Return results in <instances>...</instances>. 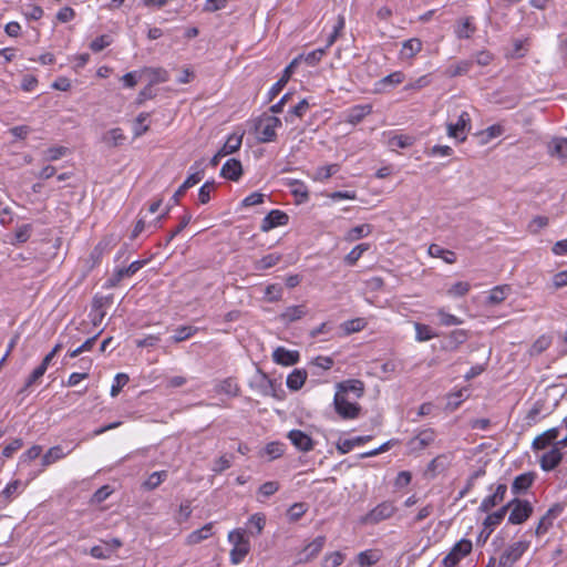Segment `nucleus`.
<instances>
[{
    "mask_svg": "<svg viewBox=\"0 0 567 567\" xmlns=\"http://www.w3.org/2000/svg\"><path fill=\"white\" fill-rule=\"evenodd\" d=\"M551 344V338L548 336H540L532 346L530 353L532 354H540L545 350L549 348Z\"/></svg>",
    "mask_w": 567,
    "mask_h": 567,
    "instance_id": "52",
    "label": "nucleus"
},
{
    "mask_svg": "<svg viewBox=\"0 0 567 567\" xmlns=\"http://www.w3.org/2000/svg\"><path fill=\"white\" fill-rule=\"evenodd\" d=\"M307 380V371L295 369L287 378V386L292 391H298L302 388Z\"/></svg>",
    "mask_w": 567,
    "mask_h": 567,
    "instance_id": "32",
    "label": "nucleus"
},
{
    "mask_svg": "<svg viewBox=\"0 0 567 567\" xmlns=\"http://www.w3.org/2000/svg\"><path fill=\"white\" fill-rule=\"evenodd\" d=\"M471 117L467 112H462L458 116V120L456 123H449L446 125L447 128V135L450 137L456 138L460 142H464L466 140V131L470 130L471 125Z\"/></svg>",
    "mask_w": 567,
    "mask_h": 567,
    "instance_id": "8",
    "label": "nucleus"
},
{
    "mask_svg": "<svg viewBox=\"0 0 567 567\" xmlns=\"http://www.w3.org/2000/svg\"><path fill=\"white\" fill-rule=\"evenodd\" d=\"M467 338V331L463 329L453 330L447 337L449 344L453 349H456L460 344L464 343Z\"/></svg>",
    "mask_w": 567,
    "mask_h": 567,
    "instance_id": "46",
    "label": "nucleus"
},
{
    "mask_svg": "<svg viewBox=\"0 0 567 567\" xmlns=\"http://www.w3.org/2000/svg\"><path fill=\"white\" fill-rule=\"evenodd\" d=\"M416 340L420 342L429 341L435 337L431 328L426 324L415 323Z\"/></svg>",
    "mask_w": 567,
    "mask_h": 567,
    "instance_id": "54",
    "label": "nucleus"
},
{
    "mask_svg": "<svg viewBox=\"0 0 567 567\" xmlns=\"http://www.w3.org/2000/svg\"><path fill=\"white\" fill-rule=\"evenodd\" d=\"M344 560V555L333 551L324 556L321 567H339Z\"/></svg>",
    "mask_w": 567,
    "mask_h": 567,
    "instance_id": "51",
    "label": "nucleus"
},
{
    "mask_svg": "<svg viewBox=\"0 0 567 567\" xmlns=\"http://www.w3.org/2000/svg\"><path fill=\"white\" fill-rule=\"evenodd\" d=\"M167 471H158L152 473L144 482V488L148 491L155 489L167 478Z\"/></svg>",
    "mask_w": 567,
    "mask_h": 567,
    "instance_id": "39",
    "label": "nucleus"
},
{
    "mask_svg": "<svg viewBox=\"0 0 567 567\" xmlns=\"http://www.w3.org/2000/svg\"><path fill=\"white\" fill-rule=\"evenodd\" d=\"M289 221V216L279 209H272L267 214V216L261 220L260 230L264 233H268L269 230L278 227L285 226Z\"/></svg>",
    "mask_w": 567,
    "mask_h": 567,
    "instance_id": "10",
    "label": "nucleus"
},
{
    "mask_svg": "<svg viewBox=\"0 0 567 567\" xmlns=\"http://www.w3.org/2000/svg\"><path fill=\"white\" fill-rule=\"evenodd\" d=\"M472 551V542L468 539H461L451 549V551L443 558L444 567H455L462 558Z\"/></svg>",
    "mask_w": 567,
    "mask_h": 567,
    "instance_id": "7",
    "label": "nucleus"
},
{
    "mask_svg": "<svg viewBox=\"0 0 567 567\" xmlns=\"http://www.w3.org/2000/svg\"><path fill=\"white\" fill-rule=\"evenodd\" d=\"M42 453V447L40 445H33L29 450H27L20 456V464H28L31 461L38 458Z\"/></svg>",
    "mask_w": 567,
    "mask_h": 567,
    "instance_id": "55",
    "label": "nucleus"
},
{
    "mask_svg": "<svg viewBox=\"0 0 567 567\" xmlns=\"http://www.w3.org/2000/svg\"><path fill=\"white\" fill-rule=\"evenodd\" d=\"M70 452H64L62 446L55 445L48 450V452L42 456L41 463L42 466L47 467L59 460L65 457Z\"/></svg>",
    "mask_w": 567,
    "mask_h": 567,
    "instance_id": "33",
    "label": "nucleus"
},
{
    "mask_svg": "<svg viewBox=\"0 0 567 567\" xmlns=\"http://www.w3.org/2000/svg\"><path fill=\"white\" fill-rule=\"evenodd\" d=\"M334 410L341 419L353 420L360 414L361 406L349 401L348 396L342 392H337L333 400Z\"/></svg>",
    "mask_w": 567,
    "mask_h": 567,
    "instance_id": "4",
    "label": "nucleus"
},
{
    "mask_svg": "<svg viewBox=\"0 0 567 567\" xmlns=\"http://www.w3.org/2000/svg\"><path fill=\"white\" fill-rule=\"evenodd\" d=\"M309 109V103L306 99L301 100L297 105H295L286 115V122H293V117H302L307 110Z\"/></svg>",
    "mask_w": 567,
    "mask_h": 567,
    "instance_id": "45",
    "label": "nucleus"
},
{
    "mask_svg": "<svg viewBox=\"0 0 567 567\" xmlns=\"http://www.w3.org/2000/svg\"><path fill=\"white\" fill-rule=\"evenodd\" d=\"M507 493V485L506 484H498L493 492L492 495L486 496L480 507L478 511L483 513H488L493 507L499 505L504 499L505 495Z\"/></svg>",
    "mask_w": 567,
    "mask_h": 567,
    "instance_id": "12",
    "label": "nucleus"
},
{
    "mask_svg": "<svg viewBox=\"0 0 567 567\" xmlns=\"http://www.w3.org/2000/svg\"><path fill=\"white\" fill-rule=\"evenodd\" d=\"M243 143V135L231 134L219 150V156H227L237 152Z\"/></svg>",
    "mask_w": 567,
    "mask_h": 567,
    "instance_id": "34",
    "label": "nucleus"
},
{
    "mask_svg": "<svg viewBox=\"0 0 567 567\" xmlns=\"http://www.w3.org/2000/svg\"><path fill=\"white\" fill-rule=\"evenodd\" d=\"M272 359L278 364L289 367L298 363L300 355L298 351H291L284 347H278L272 353Z\"/></svg>",
    "mask_w": 567,
    "mask_h": 567,
    "instance_id": "18",
    "label": "nucleus"
},
{
    "mask_svg": "<svg viewBox=\"0 0 567 567\" xmlns=\"http://www.w3.org/2000/svg\"><path fill=\"white\" fill-rule=\"evenodd\" d=\"M380 559V555L373 550H364L358 555V563L360 567H370L377 564Z\"/></svg>",
    "mask_w": 567,
    "mask_h": 567,
    "instance_id": "43",
    "label": "nucleus"
},
{
    "mask_svg": "<svg viewBox=\"0 0 567 567\" xmlns=\"http://www.w3.org/2000/svg\"><path fill=\"white\" fill-rule=\"evenodd\" d=\"M282 125L281 120L274 115L262 114L256 120L255 132L259 142L270 143L277 138V128Z\"/></svg>",
    "mask_w": 567,
    "mask_h": 567,
    "instance_id": "1",
    "label": "nucleus"
},
{
    "mask_svg": "<svg viewBox=\"0 0 567 567\" xmlns=\"http://www.w3.org/2000/svg\"><path fill=\"white\" fill-rule=\"evenodd\" d=\"M528 547L529 542L527 540H519L511 544L501 554L498 565L496 567H512L517 560H519Z\"/></svg>",
    "mask_w": 567,
    "mask_h": 567,
    "instance_id": "5",
    "label": "nucleus"
},
{
    "mask_svg": "<svg viewBox=\"0 0 567 567\" xmlns=\"http://www.w3.org/2000/svg\"><path fill=\"white\" fill-rule=\"evenodd\" d=\"M367 326L364 318H355L344 321L341 327L347 336L363 330Z\"/></svg>",
    "mask_w": 567,
    "mask_h": 567,
    "instance_id": "40",
    "label": "nucleus"
},
{
    "mask_svg": "<svg viewBox=\"0 0 567 567\" xmlns=\"http://www.w3.org/2000/svg\"><path fill=\"white\" fill-rule=\"evenodd\" d=\"M215 189L214 182H206L198 192V200L200 204H207L210 199V193Z\"/></svg>",
    "mask_w": 567,
    "mask_h": 567,
    "instance_id": "61",
    "label": "nucleus"
},
{
    "mask_svg": "<svg viewBox=\"0 0 567 567\" xmlns=\"http://www.w3.org/2000/svg\"><path fill=\"white\" fill-rule=\"evenodd\" d=\"M301 58L302 56L293 59L284 70L282 76L271 86L268 93L270 101L274 100L282 91Z\"/></svg>",
    "mask_w": 567,
    "mask_h": 567,
    "instance_id": "15",
    "label": "nucleus"
},
{
    "mask_svg": "<svg viewBox=\"0 0 567 567\" xmlns=\"http://www.w3.org/2000/svg\"><path fill=\"white\" fill-rule=\"evenodd\" d=\"M437 316L440 317V322L443 326H458V324H461L463 322L456 316L447 313V312H445L442 309L439 310Z\"/></svg>",
    "mask_w": 567,
    "mask_h": 567,
    "instance_id": "62",
    "label": "nucleus"
},
{
    "mask_svg": "<svg viewBox=\"0 0 567 567\" xmlns=\"http://www.w3.org/2000/svg\"><path fill=\"white\" fill-rule=\"evenodd\" d=\"M548 152L551 156L567 161V138L557 137L548 144Z\"/></svg>",
    "mask_w": 567,
    "mask_h": 567,
    "instance_id": "26",
    "label": "nucleus"
},
{
    "mask_svg": "<svg viewBox=\"0 0 567 567\" xmlns=\"http://www.w3.org/2000/svg\"><path fill=\"white\" fill-rule=\"evenodd\" d=\"M204 172L203 171H196L195 173L190 174L184 183L178 187V189L174 193L172 199L174 203H178L179 199L185 195L186 190L197 183H199L203 178Z\"/></svg>",
    "mask_w": 567,
    "mask_h": 567,
    "instance_id": "23",
    "label": "nucleus"
},
{
    "mask_svg": "<svg viewBox=\"0 0 567 567\" xmlns=\"http://www.w3.org/2000/svg\"><path fill=\"white\" fill-rule=\"evenodd\" d=\"M45 371L47 370L44 369V364H40L39 367H37L32 371V373L29 375V378L27 379L24 388L22 389V391L27 390L30 386H32L33 384H35L43 377Z\"/></svg>",
    "mask_w": 567,
    "mask_h": 567,
    "instance_id": "60",
    "label": "nucleus"
},
{
    "mask_svg": "<svg viewBox=\"0 0 567 567\" xmlns=\"http://www.w3.org/2000/svg\"><path fill=\"white\" fill-rule=\"evenodd\" d=\"M405 79V75L403 74V72L401 71H395L384 78H382L379 82H378V85L380 86H386V85H391V86H395V85H399L401 84Z\"/></svg>",
    "mask_w": 567,
    "mask_h": 567,
    "instance_id": "50",
    "label": "nucleus"
},
{
    "mask_svg": "<svg viewBox=\"0 0 567 567\" xmlns=\"http://www.w3.org/2000/svg\"><path fill=\"white\" fill-rule=\"evenodd\" d=\"M128 375L125 373H117L114 378V383L111 388V396L115 398L118 395L122 388L128 382Z\"/></svg>",
    "mask_w": 567,
    "mask_h": 567,
    "instance_id": "56",
    "label": "nucleus"
},
{
    "mask_svg": "<svg viewBox=\"0 0 567 567\" xmlns=\"http://www.w3.org/2000/svg\"><path fill=\"white\" fill-rule=\"evenodd\" d=\"M290 187H291V193L292 195H295L296 197H298V203H306L309 200V192H308V188L307 186L298 181V179H293L290 182Z\"/></svg>",
    "mask_w": 567,
    "mask_h": 567,
    "instance_id": "38",
    "label": "nucleus"
},
{
    "mask_svg": "<svg viewBox=\"0 0 567 567\" xmlns=\"http://www.w3.org/2000/svg\"><path fill=\"white\" fill-rule=\"evenodd\" d=\"M506 505H509V508L512 509L508 516V523L514 525L524 523L533 513V507L528 501L514 498Z\"/></svg>",
    "mask_w": 567,
    "mask_h": 567,
    "instance_id": "6",
    "label": "nucleus"
},
{
    "mask_svg": "<svg viewBox=\"0 0 567 567\" xmlns=\"http://www.w3.org/2000/svg\"><path fill=\"white\" fill-rule=\"evenodd\" d=\"M470 291V284L465 281H458L449 289V295L454 297H463Z\"/></svg>",
    "mask_w": 567,
    "mask_h": 567,
    "instance_id": "63",
    "label": "nucleus"
},
{
    "mask_svg": "<svg viewBox=\"0 0 567 567\" xmlns=\"http://www.w3.org/2000/svg\"><path fill=\"white\" fill-rule=\"evenodd\" d=\"M281 259L280 255L277 254H269L267 256H264L261 259H259L256 262V269L257 270H266L268 268H271L276 266Z\"/></svg>",
    "mask_w": 567,
    "mask_h": 567,
    "instance_id": "48",
    "label": "nucleus"
},
{
    "mask_svg": "<svg viewBox=\"0 0 567 567\" xmlns=\"http://www.w3.org/2000/svg\"><path fill=\"white\" fill-rule=\"evenodd\" d=\"M509 511V505H504L498 511L489 514L484 519V529H487V536L494 530L496 526H498L502 520L505 518L507 512Z\"/></svg>",
    "mask_w": 567,
    "mask_h": 567,
    "instance_id": "22",
    "label": "nucleus"
},
{
    "mask_svg": "<svg viewBox=\"0 0 567 567\" xmlns=\"http://www.w3.org/2000/svg\"><path fill=\"white\" fill-rule=\"evenodd\" d=\"M560 449L561 447L556 443L548 452L542 455L539 464L543 471L549 472L561 462L563 453L560 452Z\"/></svg>",
    "mask_w": 567,
    "mask_h": 567,
    "instance_id": "14",
    "label": "nucleus"
},
{
    "mask_svg": "<svg viewBox=\"0 0 567 567\" xmlns=\"http://www.w3.org/2000/svg\"><path fill=\"white\" fill-rule=\"evenodd\" d=\"M266 454H268L272 460L280 457L285 452V445L280 442H271L268 443L265 447Z\"/></svg>",
    "mask_w": 567,
    "mask_h": 567,
    "instance_id": "59",
    "label": "nucleus"
},
{
    "mask_svg": "<svg viewBox=\"0 0 567 567\" xmlns=\"http://www.w3.org/2000/svg\"><path fill=\"white\" fill-rule=\"evenodd\" d=\"M429 255L434 258H442L446 264L456 262V255L454 251L444 249L440 245L432 244L429 247Z\"/></svg>",
    "mask_w": 567,
    "mask_h": 567,
    "instance_id": "31",
    "label": "nucleus"
},
{
    "mask_svg": "<svg viewBox=\"0 0 567 567\" xmlns=\"http://www.w3.org/2000/svg\"><path fill=\"white\" fill-rule=\"evenodd\" d=\"M342 392L347 396L349 393H353L355 398H361L364 392V384L360 380H348L338 384V391Z\"/></svg>",
    "mask_w": 567,
    "mask_h": 567,
    "instance_id": "25",
    "label": "nucleus"
},
{
    "mask_svg": "<svg viewBox=\"0 0 567 567\" xmlns=\"http://www.w3.org/2000/svg\"><path fill=\"white\" fill-rule=\"evenodd\" d=\"M371 233V225L362 224L351 228L346 236V239L349 241L358 240L362 237L368 236Z\"/></svg>",
    "mask_w": 567,
    "mask_h": 567,
    "instance_id": "41",
    "label": "nucleus"
},
{
    "mask_svg": "<svg viewBox=\"0 0 567 567\" xmlns=\"http://www.w3.org/2000/svg\"><path fill=\"white\" fill-rule=\"evenodd\" d=\"M446 465L447 457L445 455H439L429 463L426 472L435 476L437 473L443 472Z\"/></svg>",
    "mask_w": 567,
    "mask_h": 567,
    "instance_id": "44",
    "label": "nucleus"
},
{
    "mask_svg": "<svg viewBox=\"0 0 567 567\" xmlns=\"http://www.w3.org/2000/svg\"><path fill=\"white\" fill-rule=\"evenodd\" d=\"M372 112L371 104L354 105L346 112V122L355 125Z\"/></svg>",
    "mask_w": 567,
    "mask_h": 567,
    "instance_id": "19",
    "label": "nucleus"
},
{
    "mask_svg": "<svg viewBox=\"0 0 567 567\" xmlns=\"http://www.w3.org/2000/svg\"><path fill=\"white\" fill-rule=\"evenodd\" d=\"M68 152V148L64 146H55L50 147L45 151V159L47 161H58L62 156H64Z\"/></svg>",
    "mask_w": 567,
    "mask_h": 567,
    "instance_id": "64",
    "label": "nucleus"
},
{
    "mask_svg": "<svg viewBox=\"0 0 567 567\" xmlns=\"http://www.w3.org/2000/svg\"><path fill=\"white\" fill-rule=\"evenodd\" d=\"M422 47H423V43L419 38H412V39L405 40L402 43V49L400 51V58L402 60H411L419 52H421Z\"/></svg>",
    "mask_w": 567,
    "mask_h": 567,
    "instance_id": "20",
    "label": "nucleus"
},
{
    "mask_svg": "<svg viewBox=\"0 0 567 567\" xmlns=\"http://www.w3.org/2000/svg\"><path fill=\"white\" fill-rule=\"evenodd\" d=\"M396 512V507L393 502L384 501L367 513L362 518V524L375 525L385 519L391 518Z\"/></svg>",
    "mask_w": 567,
    "mask_h": 567,
    "instance_id": "3",
    "label": "nucleus"
},
{
    "mask_svg": "<svg viewBox=\"0 0 567 567\" xmlns=\"http://www.w3.org/2000/svg\"><path fill=\"white\" fill-rule=\"evenodd\" d=\"M288 439L299 451L309 452L313 450V440L300 430H291L288 433Z\"/></svg>",
    "mask_w": 567,
    "mask_h": 567,
    "instance_id": "16",
    "label": "nucleus"
},
{
    "mask_svg": "<svg viewBox=\"0 0 567 567\" xmlns=\"http://www.w3.org/2000/svg\"><path fill=\"white\" fill-rule=\"evenodd\" d=\"M215 391L234 398L239 395L240 389L235 379L227 378L216 384Z\"/></svg>",
    "mask_w": 567,
    "mask_h": 567,
    "instance_id": "27",
    "label": "nucleus"
},
{
    "mask_svg": "<svg viewBox=\"0 0 567 567\" xmlns=\"http://www.w3.org/2000/svg\"><path fill=\"white\" fill-rule=\"evenodd\" d=\"M475 32V27L472 24L471 20L465 19L461 25L458 27L456 34L460 39H468Z\"/></svg>",
    "mask_w": 567,
    "mask_h": 567,
    "instance_id": "58",
    "label": "nucleus"
},
{
    "mask_svg": "<svg viewBox=\"0 0 567 567\" xmlns=\"http://www.w3.org/2000/svg\"><path fill=\"white\" fill-rule=\"evenodd\" d=\"M198 331V328L193 326H181L175 330L174 336L172 337L173 341L178 343L187 340L192 336H194Z\"/></svg>",
    "mask_w": 567,
    "mask_h": 567,
    "instance_id": "42",
    "label": "nucleus"
},
{
    "mask_svg": "<svg viewBox=\"0 0 567 567\" xmlns=\"http://www.w3.org/2000/svg\"><path fill=\"white\" fill-rule=\"evenodd\" d=\"M435 432L432 429H424L419 432L410 442L409 445L412 451H421L432 444L435 440Z\"/></svg>",
    "mask_w": 567,
    "mask_h": 567,
    "instance_id": "17",
    "label": "nucleus"
},
{
    "mask_svg": "<svg viewBox=\"0 0 567 567\" xmlns=\"http://www.w3.org/2000/svg\"><path fill=\"white\" fill-rule=\"evenodd\" d=\"M228 542L233 544L230 561L234 565L240 564L250 551V543L246 537V530L237 528L228 534Z\"/></svg>",
    "mask_w": 567,
    "mask_h": 567,
    "instance_id": "2",
    "label": "nucleus"
},
{
    "mask_svg": "<svg viewBox=\"0 0 567 567\" xmlns=\"http://www.w3.org/2000/svg\"><path fill=\"white\" fill-rule=\"evenodd\" d=\"M326 544V537L324 536H318L316 537L311 543H309L302 551L299 554L298 563H308L316 558L319 553L322 550L323 546Z\"/></svg>",
    "mask_w": 567,
    "mask_h": 567,
    "instance_id": "13",
    "label": "nucleus"
},
{
    "mask_svg": "<svg viewBox=\"0 0 567 567\" xmlns=\"http://www.w3.org/2000/svg\"><path fill=\"white\" fill-rule=\"evenodd\" d=\"M150 114L142 112L136 117V123L134 126V136L140 137L148 131V125H143V123L148 118Z\"/></svg>",
    "mask_w": 567,
    "mask_h": 567,
    "instance_id": "57",
    "label": "nucleus"
},
{
    "mask_svg": "<svg viewBox=\"0 0 567 567\" xmlns=\"http://www.w3.org/2000/svg\"><path fill=\"white\" fill-rule=\"evenodd\" d=\"M307 310L305 306H291L288 307L282 313H281V320L290 323L293 321H297L301 319L303 316H306Z\"/></svg>",
    "mask_w": 567,
    "mask_h": 567,
    "instance_id": "35",
    "label": "nucleus"
},
{
    "mask_svg": "<svg viewBox=\"0 0 567 567\" xmlns=\"http://www.w3.org/2000/svg\"><path fill=\"white\" fill-rule=\"evenodd\" d=\"M509 291L511 287L508 285L494 287L489 292L488 302L491 305H498L503 302L506 299Z\"/></svg>",
    "mask_w": 567,
    "mask_h": 567,
    "instance_id": "37",
    "label": "nucleus"
},
{
    "mask_svg": "<svg viewBox=\"0 0 567 567\" xmlns=\"http://www.w3.org/2000/svg\"><path fill=\"white\" fill-rule=\"evenodd\" d=\"M125 140L126 136L120 127L112 128L102 136V141L111 147L123 145Z\"/></svg>",
    "mask_w": 567,
    "mask_h": 567,
    "instance_id": "29",
    "label": "nucleus"
},
{
    "mask_svg": "<svg viewBox=\"0 0 567 567\" xmlns=\"http://www.w3.org/2000/svg\"><path fill=\"white\" fill-rule=\"evenodd\" d=\"M560 429L551 427L536 436L532 443L534 451L545 450L550 445H555L559 440Z\"/></svg>",
    "mask_w": 567,
    "mask_h": 567,
    "instance_id": "11",
    "label": "nucleus"
},
{
    "mask_svg": "<svg viewBox=\"0 0 567 567\" xmlns=\"http://www.w3.org/2000/svg\"><path fill=\"white\" fill-rule=\"evenodd\" d=\"M308 506L306 503H295L288 509V518L290 522L299 520L307 512Z\"/></svg>",
    "mask_w": 567,
    "mask_h": 567,
    "instance_id": "49",
    "label": "nucleus"
},
{
    "mask_svg": "<svg viewBox=\"0 0 567 567\" xmlns=\"http://www.w3.org/2000/svg\"><path fill=\"white\" fill-rule=\"evenodd\" d=\"M472 65H473V61L463 60V61L457 62L455 65H450L446 69L445 74L450 78H456L460 75H464L471 70Z\"/></svg>",
    "mask_w": 567,
    "mask_h": 567,
    "instance_id": "36",
    "label": "nucleus"
},
{
    "mask_svg": "<svg viewBox=\"0 0 567 567\" xmlns=\"http://www.w3.org/2000/svg\"><path fill=\"white\" fill-rule=\"evenodd\" d=\"M369 249L368 244L357 245L344 258V261L349 266H353L362 256L364 251Z\"/></svg>",
    "mask_w": 567,
    "mask_h": 567,
    "instance_id": "47",
    "label": "nucleus"
},
{
    "mask_svg": "<svg viewBox=\"0 0 567 567\" xmlns=\"http://www.w3.org/2000/svg\"><path fill=\"white\" fill-rule=\"evenodd\" d=\"M243 174L241 163L236 158L228 159L221 167L220 175L230 181H238Z\"/></svg>",
    "mask_w": 567,
    "mask_h": 567,
    "instance_id": "21",
    "label": "nucleus"
},
{
    "mask_svg": "<svg viewBox=\"0 0 567 567\" xmlns=\"http://www.w3.org/2000/svg\"><path fill=\"white\" fill-rule=\"evenodd\" d=\"M146 264V260H136L133 261L128 267L117 268L114 270L113 275L107 279L106 287L114 288L116 287L123 278L132 277L135 275L141 268H143Z\"/></svg>",
    "mask_w": 567,
    "mask_h": 567,
    "instance_id": "9",
    "label": "nucleus"
},
{
    "mask_svg": "<svg viewBox=\"0 0 567 567\" xmlns=\"http://www.w3.org/2000/svg\"><path fill=\"white\" fill-rule=\"evenodd\" d=\"M535 474L533 472L523 473L515 477L512 484V492L514 494H520L526 492L534 483Z\"/></svg>",
    "mask_w": 567,
    "mask_h": 567,
    "instance_id": "24",
    "label": "nucleus"
},
{
    "mask_svg": "<svg viewBox=\"0 0 567 567\" xmlns=\"http://www.w3.org/2000/svg\"><path fill=\"white\" fill-rule=\"evenodd\" d=\"M561 512V507L556 506L547 511V513L540 518L537 527L536 534L543 535L548 528L553 525V519Z\"/></svg>",
    "mask_w": 567,
    "mask_h": 567,
    "instance_id": "28",
    "label": "nucleus"
},
{
    "mask_svg": "<svg viewBox=\"0 0 567 567\" xmlns=\"http://www.w3.org/2000/svg\"><path fill=\"white\" fill-rule=\"evenodd\" d=\"M213 535V523L204 525L202 528L192 532L187 536V544L196 545L202 540L209 538Z\"/></svg>",
    "mask_w": 567,
    "mask_h": 567,
    "instance_id": "30",
    "label": "nucleus"
},
{
    "mask_svg": "<svg viewBox=\"0 0 567 567\" xmlns=\"http://www.w3.org/2000/svg\"><path fill=\"white\" fill-rule=\"evenodd\" d=\"M113 39L109 34H103L90 43V49L93 52H100L112 43Z\"/></svg>",
    "mask_w": 567,
    "mask_h": 567,
    "instance_id": "53",
    "label": "nucleus"
}]
</instances>
